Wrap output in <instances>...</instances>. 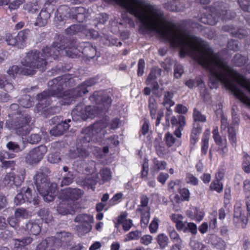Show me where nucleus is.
I'll use <instances>...</instances> for the list:
<instances>
[{
  "label": "nucleus",
  "instance_id": "393cba45",
  "mask_svg": "<svg viewBox=\"0 0 250 250\" xmlns=\"http://www.w3.org/2000/svg\"><path fill=\"white\" fill-rule=\"evenodd\" d=\"M185 84L190 88H193L198 86L200 88H203L204 92L206 91L204 84L200 78H196L195 80L189 79L185 82Z\"/></svg>",
  "mask_w": 250,
  "mask_h": 250
},
{
  "label": "nucleus",
  "instance_id": "ddd939ff",
  "mask_svg": "<svg viewBox=\"0 0 250 250\" xmlns=\"http://www.w3.org/2000/svg\"><path fill=\"white\" fill-rule=\"evenodd\" d=\"M90 168H87L86 171L92 175L93 183L95 184L98 180H102L103 182L108 181L111 179L112 175L110 170L107 168H103L100 171V174L101 179L99 178L96 173V164L94 162L90 163Z\"/></svg>",
  "mask_w": 250,
  "mask_h": 250
},
{
  "label": "nucleus",
  "instance_id": "412c9836",
  "mask_svg": "<svg viewBox=\"0 0 250 250\" xmlns=\"http://www.w3.org/2000/svg\"><path fill=\"white\" fill-rule=\"evenodd\" d=\"M180 0H171L164 4V7L167 9L172 11H181L184 7L181 5Z\"/></svg>",
  "mask_w": 250,
  "mask_h": 250
},
{
  "label": "nucleus",
  "instance_id": "7c9ffc66",
  "mask_svg": "<svg viewBox=\"0 0 250 250\" xmlns=\"http://www.w3.org/2000/svg\"><path fill=\"white\" fill-rule=\"evenodd\" d=\"M173 96V93L172 92L168 91L164 95L163 104L166 108L170 107L173 106L174 102L172 100Z\"/></svg>",
  "mask_w": 250,
  "mask_h": 250
},
{
  "label": "nucleus",
  "instance_id": "13d9d810",
  "mask_svg": "<svg viewBox=\"0 0 250 250\" xmlns=\"http://www.w3.org/2000/svg\"><path fill=\"white\" fill-rule=\"evenodd\" d=\"M204 245L196 240H191L190 246L193 250H201Z\"/></svg>",
  "mask_w": 250,
  "mask_h": 250
},
{
  "label": "nucleus",
  "instance_id": "a19ab883",
  "mask_svg": "<svg viewBox=\"0 0 250 250\" xmlns=\"http://www.w3.org/2000/svg\"><path fill=\"white\" fill-rule=\"evenodd\" d=\"M168 233L169 237L173 243H182L179 235L174 229L169 230Z\"/></svg>",
  "mask_w": 250,
  "mask_h": 250
},
{
  "label": "nucleus",
  "instance_id": "f8f14e48",
  "mask_svg": "<svg viewBox=\"0 0 250 250\" xmlns=\"http://www.w3.org/2000/svg\"><path fill=\"white\" fill-rule=\"evenodd\" d=\"M30 203L32 202L34 205L39 204V200L38 196H35L32 198L31 190L29 188H23L21 192L15 197L14 202L16 205H20L25 202V200Z\"/></svg>",
  "mask_w": 250,
  "mask_h": 250
},
{
  "label": "nucleus",
  "instance_id": "c9c22d12",
  "mask_svg": "<svg viewBox=\"0 0 250 250\" xmlns=\"http://www.w3.org/2000/svg\"><path fill=\"white\" fill-rule=\"evenodd\" d=\"M193 118L195 122H205L207 120L206 116L196 108L193 110Z\"/></svg>",
  "mask_w": 250,
  "mask_h": 250
},
{
  "label": "nucleus",
  "instance_id": "a878e982",
  "mask_svg": "<svg viewBox=\"0 0 250 250\" xmlns=\"http://www.w3.org/2000/svg\"><path fill=\"white\" fill-rule=\"evenodd\" d=\"M167 165L165 161H159L156 159L153 160V165L151 167L152 172H158L165 169Z\"/></svg>",
  "mask_w": 250,
  "mask_h": 250
},
{
  "label": "nucleus",
  "instance_id": "f3484780",
  "mask_svg": "<svg viewBox=\"0 0 250 250\" xmlns=\"http://www.w3.org/2000/svg\"><path fill=\"white\" fill-rule=\"evenodd\" d=\"M188 217L197 222L201 221L204 217L205 212L203 209L195 207H191L186 211Z\"/></svg>",
  "mask_w": 250,
  "mask_h": 250
},
{
  "label": "nucleus",
  "instance_id": "c85d7f7f",
  "mask_svg": "<svg viewBox=\"0 0 250 250\" xmlns=\"http://www.w3.org/2000/svg\"><path fill=\"white\" fill-rule=\"evenodd\" d=\"M142 232L139 230L131 231L126 234L124 238L125 242H128L131 240H137L140 238Z\"/></svg>",
  "mask_w": 250,
  "mask_h": 250
},
{
  "label": "nucleus",
  "instance_id": "f257e3e1",
  "mask_svg": "<svg viewBox=\"0 0 250 250\" xmlns=\"http://www.w3.org/2000/svg\"><path fill=\"white\" fill-rule=\"evenodd\" d=\"M62 43L55 42L49 48L46 47L42 49V52L31 51L29 52L21 63L22 67L20 68L14 65L9 67L7 74L9 77L15 79L18 74L23 75H33L37 69L44 70L47 64V60L49 58L56 59L63 54V52L69 57L75 58L80 56L81 51L76 47V42H72L64 47Z\"/></svg>",
  "mask_w": 250,
  "mask_h": 250
},
{
  "label": "nucleus",
  "instance_id": "8fccbe9b",
  "mask_svg": "<svg viewBox=\"0 0 250 250\" xmlns=\"http://www.w3.org/2000/svg\"><path fill=\"white\" fill-rule=\"evenodd\" d=\"M6 146L8 149L15 152H18L22 150V148H21L19 145L15 142H10L8 143L6 145Z\"/></svg>",
  "mask_w": 250,
  "mask_h": 250
},
{
  "label": "nucleus",
  "instance_id": "f03ea898",
  "mask_svg": "<svg viewBox=\"0 0 250 250\" xmlns=\"http://www.w3.org/2000/svg\"><path fill=\"white\" fill-rule=\"evenodd\" d=\"M119 123L120 121L118 119H114L112 120L109 127H108L107 122L104 120L97 122L92 126L84 129L81 137L83 139L78 143L76 150L71 151L69 155L70 158L74 159L77 158L83 159L86 158L90 152L98 156L101 149L96 146L90 147L89 142L92 139L101 141V140L107 133L108 128L115 129L118 127Z\"/></svg>",
  "mask_w": 250,
  "mask_h": 250
},
{
  "label": "nucleus",
  "instance_id": "4468645a",
  "mask_svg": "<svg viewBox=\"0 0 250 250\" xmlns=\"http://www.w3.org/2000/svg\"><path fill=\"white\" fill-rule=\"evenodd\" d=\"M212 137L218 146L217 151L222 156H225L228 152L227 142L226 139H223L219 134L218 128L214 127L212 131Z\"/></svg>",
  "mask_w": 250,
  "mask_h": 250
},
{
  "label": "nucleus",
  "instance_id": "72a5a7b5",
  "mask_svg": "<svg viewBox=\"0 0 250 250\" xmlns=\"http://www.w3.org/2000/svg\"><path fill=\"white\" fill-rule=\"evenodd\" d=\"M15 216L18 219L26 218L30 216L29 213L23 208H20L15 210Z\"/></svg>",
  "mask_w": 250,
  "mask_h": 250
},
{
  "label": "nucleus",
  "instance_id": "473e14b6",
  "mask_svg": "<svg viewBox=\"0 0 250 250\" xmlns=\"http://www.w3.org/2000/svg\"><path fill=\"white\" fill-rule=\"evenodd\" d=\"M209 188L210 190H214L218 193H220L223 191V185L220 181L214 180L211 183Z\"/></svg>",
  "mask_w": 250,
  "mask_h": 250
},
{
  "label": "nucleus",
  "instance_id": "774afa93",
  "mask_svg": "<svg viewBox=\"0 0 250 250\" xmlns=\"http://www.w3.org/2000/svg\"><path fill=\"white\" fill-rule=\"evenodd\" d=\"M9 225L13 228H16L19 224V219L15 216L14 217H10L8 220Z\"/></svg>",
  "mask_w": 250,
  "mask_h": 250
},
{
  "label": "nucleus",
  "instance_id": "bf43d9fd",
  "mask_svg": "<svg viewBox=\"0 0 250 250\" xmlns=\"http://www.w3.org/2000/svg\"><path fill=\"white\" fill-rule=\"evenodd\" d=\"M187 181L188 183H190L193 185H196L198 184V180L193 175L190 173H188L187 174Z\"/></svg>",
  "mask_w": 250,
  "mask_h": 250
},
{
  "label": "nucleus",
  "instance_id": "b1692460",
  "mask_svg": "<svg viewBox=\"0 0 250 250\" xmlns=\"http://www.w3.org/2000/svg\"><path fill=\"white\" fill-rule=\"evenodd\" d=\"M49 17L50 14L48 12L45 10H42L37 18L36 25L39 26H43L45 25Z\"/></svg>",
  "mask_w": 250,
  "mask_h": 250
},
{
  "label": "nucleus",
  "instance_id": "864d4df0",
  "mask_svg": "<svg viewBox=\"0 0 250 250\" xmlns=\"http://www.w3.org/2000/svg\"><path fill=\"white\" fill-rule=\"evenodd\" d=\"M184 72L183 67L181 64H177L174 68V76L178 79L180 78Z\"/></svg>",
  "mask_w": 250,
  "mask_h": 250
},
{
  "label": "nucleus",
  "instance_id": "09e8293b",
  "mask_svg": "<svg viewBox=\"0 0 250 250\" xmlns=\"http://www.w3.org/2000/svg\"><path fill=\"white\" fill-rule=\"evenodd\" d=\"M153 237L149 234H145L140 237V243L145 246H148L152 243Z\"/></svg>",
  "mask_w": 250,
  "mask_h": 250
},
{
  "label": "nucleus",
  "instance_id": "20e7f679",
  "mask_svg": "<svg viewBox=\"0 0 250 250\" xmlns=\"http://www.w3.org/2000/svg\"><path fill=\"white\" fill-rule=\"evenodd\" d=\"M34 180L37 189L42 196L44 200L46 202L52 201L56 195L57 184H50L45 175L40 172L35 175Z\"/></svg>",
  "mask_w": 250,
  "mask_h": 250
},
{
  "label": "nucleus",
  "instance_id": "37998d69",
  "mask_svg": "<svg viewBox=\"0 0 250 250\" xmlns=\"http://www.w3.org/2000/svg\"><path fill=\"white\" fill-rule=\"evenodd\" d=\"M242 168L245 172L250 173V156L248 155L244 157Z\"/></svg>",
  "mask_w": 250,
  "mask_h": 250
},
{
  "label": "nucleus",
  "instance_id": "4be33fe9",
  "mask_svg": "<svg viewBox=\"0 0 250 250\" xmlns=\"http://www.w3.org/2000/svg\"><path fill=\"white\" fill-rule=\"evenodd\" d=\"M179 193L180 195V197L178 195L175 196V199L177 203L189 200L190 192L188 188H180L179 190Z\"/></svg>",
  "mask_w": 250,
  "mask_h": 250
},
{
  "label": "nucleus",
  "instance_id": "3c124183",
  "mask_svg": "<svg viewBox=\"0 0 250 250\" xmlns=\"http://www.w3.org/2000/svg\"><path fill=\"white\" fill-rule=\"evenodd\" d=\"M73 180V175L69 172L67 175L64 177L61 183V186H67L71 184Z\"/></svg>",
  "mask_w": 250,
  "mask_h": 250
},
{
  "label": "nucleus",
  "instance_id": "603ef678",
  "mask_svg": "<svg viewBox=\"0 0 250 250\" xmlns=\"http://www.w3.org/2000/svg\"><path fill=\"white\" fill-rule=\"evenodd\" d=\"M48 161L52 164H57L59 163L61 158L57 153H50L48 156Z\"/></svg>",
  "mask_w": 250,
  "mask_h": 250
},
{
  "label": "nucleus",
  "instance_id": "e433bc0d",
  "mask_svg": "<svg viewBox=\"0 0 250 250\" xmlns=\"http://www.w3.org/2000/svg\"><path fill=\"white\" fill-rule=\"evenodd\" d=\"M149 107L151 117L155 118L156 113V103L155 99L153 97L149 98Z\"/></svg>",
  "mask_w": 250,
  "mask_h": 250
},
{
  "label": "nucleus",
  "instance_id": "5fc2aeb1",
  "mask_svg": "<svg viewBox=\"0 0 250 250\" xmlns=\"http://www.w3.org/2000/svg\"><path fill=\"white\" fill-rule=\"evenodd\" d=\"M107 144L109 146H117L119 142L118 141V136L116 135H113L108 138L107 140Z\"/></svg>",
  "mask_w": 250,
  "mask_h": 250
},
{
  "label": "nucleus",
  "instance_id": "cd10ccee",
  "mask_svg": "<svg viewBox=\"0 0 250 250\" xmlns=\"http://www.w3.org/2000/svg\"><path fill=\"white\" fill-rule=\"evenodd\" d=\"M75 221L80 222L82 224H91L94 221V219L92 216L87 214H80L75 219Z\"/></svg>",
  "mask_w": 250,
  "mask_h": 250
},
{
  "label": "nucleus",
  "instance_id": "0e129e2a",
  "mask_svg": "<svg viewBox=\"0 0 250 250\" xmlns=\"http://www.w3.org/2000/svg\"><path fill=\"white\" fill-rule=\"evenodd\" d=\"M123 194L121 193L115 194L112 199L110 200V204L111 206L114 205L118 203L119 200L122 198Z\"/></svg>",
  "mask_w": 250,
  "mask_h": 250
},
{
  "label": "nucleus",
  "instance_id": "39448f33",
  "mask_svg": "<svg viewBox=\"0 0 250 250\" xmlns=\"http://www.w3.org/2000/svg\"><path fill=\"white\" fill-rule=\"evenodd\" d=\"M169 218L175 224V228L178 231H183L185 233L189 231L193 234L197 233V228L195 224L184 221V216L182 214L172 213L169 215Z\"/></svg>",
  "mask_w": 250,
  "mask_h": 250
},
{
  "label": "nucleus",
  "instance_id": "bb28decb",
  "mask_svg": "<svg viewBox=\"0 0 250 250\" xmlns=\"http://www.w3.org/2000/svg\"><path fill=\"white\" fill-rule=\"evenodd\" d=\"M141 211V224L142 227L146 228L149 221L150 219V209L146 208L145 210L140 209Z\"/></svg>",
  "mask_w": 250,
  "mask_h": 250
},
{
  "label": "nucleus",
  "instance_id": "1a4fd4ad",
  "mask_svg": "<svg viewBox=\"0 0 250 250\" xmlns=\"http://www.w3.org/2000/svg\"><path fill=\"white\" fill-rule=\"evenodd\" d=\"M30 118L28 116H24L20 121V122L17 123L13 121H8L6 123V127L10 130H14L19 135L23 137L26 135L31 129L29 124Z\"/></svg>",
  "mask_w": 250,
  "mask_h": 250
},
{
  "label": "nucleus",
  "instance_id": "2eb2a0df",
  "mask_svg": "<svg viewBox=\"0 0 250 250\" xmlns=\"http://www.w3.org/2000/svg\"><path fill=\"white\" fill-rule=\"evenodd\" d=\"M82 194V191L79 189L67 188L62 190L60 194L59 198L62 201L69 199L73 200L78 199Z\"/></svg>",
  "mask_w": 250,
  "mask_h": 250
},
{
  "label": "nucleus",
  "instance_id": "680f3d73",
  "mask_svg": "<svg viewBox=\"0 0 250 250\" xmlns=\"http://www.w3.org/2000/svg\"><path fill=\"white\" fill-rule=\"evenodd\" d=\"M24 0H15L9 5V8L11 10H15L18 8L23 3Z\"/></svg>",
  "mask_w": 250,
  "mask_h": 250
},
{
  "label": "nucleus",
  "instance_id": "49530a36",
  "mask_svg": "<svg viewBox=\"0 0 250 250\" xmlns=\"http://www.w3.org/2000/svg\"><path fill=\"white\" fill-rule=\"evenodd\" d=\"M166 143L168 147L172 146L175 143L173 136L169 132H167L165 136Z\"/></svg>",
  "mask_w": 250,
  "mask_h": 250
},
{
  "label": "nucleus",
  "instance_id": "69168bd1",
  "mask_svg": "<svg viewBox=\"0 0 250 250\" xmlns=\"http://www.w3.org/2000/svg\"><path fill=\"white\" fill-rule=\"evenodd\" d=\"M169 175L167 173L161 172L157 177V180L162 184L165 183L167 180L168 178Z\"/></svg>",
  "mask_w": 250,
  "mask_h": 250
},
{
  "label": "nucleus",
  "instance_id": "c756f323",
  "mask_svg": "<svg viewBox=\"0 0 250 250\" xmlns=\"http://www.w3.org/2000/svg\"><path fill=\"white\" fill-rule=\"evenodd\" d=\"M30 31L28 30H23L19 32L17 35L18 46L21 47L22 43L28 38Z\"/></svg>",
  "mask_w": 250,
  "mask_h": 250
},
{
  "label": "nucleus",
  "instance_id": "423d86ee",
  "mask_svg": "<svg viewBox=\"0 0 250 250\" xmlns=\"http://www.w3.org/2000/svg\"><path fill=\"white\" fill-rule=\"evenodd\" d=\"M50 95L57 97L61 96V93H50L47 91H44L38 94L37 97L39 104L36 105L35 109L36 112H41L45 115L46 114H54L56 112V111H52L51 107H47L50 104L49 96Z\"/></svg>",
  "mask_w": 250,
  "mask_h": 250
},
{
  "label": "nucleus",
  "instance_id": "a211bd4d",
  "mask_svg": "<svg viewBox=\"0 0 250 250\" xmlns=\"http://www.w3.org/2000/svg\"><path fill=\"white\" fill-rule=\"evenodd\" d=\"M208 243L213 250H225L226 248L225 242L222 238L214 235L210 236Z\"/></svg>",
  "mask_w": 250,
  "mask_h": 250
},
{
  "label": "nucleus",
  "instance_id": "f704fd0d",
  "mask_svg": "<svg viewBox=\"0 0 250 250\" xmlns=\"http://www.w3.org/2000/svg\"><path fill=\"white\" fill-rule=\"evenodd\" d=\"M159 222L160 220L159 218L157 217L153 218L149 226V231L151 233H155L157 232Z\"/></svg>",
  "mask_w": 250,
  "mask_h": 250
},
{
  "label": "nucleus",
  "instance_id": "9b49d317",
  "mask_svg": "<svg viewBox=\"0 0 250 250\" xmlns=\"http://www.w3.org/2000/svg\"><path fill=\"white\" fill-rule=\"evenodd\" d=\"M47 151V147L43 145L32 149L27 154L25 157L26 162L31 165L38 163L42 160Z\"/></svg>",
  "mask_w": 250,
  "mask_h": 250
},
{
  "label": "nucleus",
  "instance_id": "de8ad7c7",
  "mask_svg": "<svg viewBox=\"0 0 250 250\" xmlns=\"http://www.w3.org/2000/svg\"><path fill=\"white\" fill-rule=\"evenodd\" d=\"M32 239L30 237H27L21 240H17L15 242V246L17 248L24 247L25 245L30 244Z\"/></svg>",
  "mask_w": 250,
  "mask_h": 250
},
{
  "label": "nucleus",
  "instance_id": "0eeeda50",
  "mask_svg": "<svg viewBox=\"0 0 250 250\" xmlns=\"http://www.w3.org/2000/svg\"><path fill=\"white\" fill-rule=\"evenodd\" d=\"M209 11L210 13L201 17L200 21L202 22L213 25L217 23L219 17L223 20H228V12L222 9L221 6L210 8Z\"/></svg>",
  "mask_w": 250,
  "mask_h": 250
},
{
  "label": "nucleus",
  "instance_id": "052dcab7",
  "mask_svg": "<svg viewBox=\"0 0 250 250\" xmlns=\"http://www.w3.org/2000/svg\"><path fill=\"white\" fill-rule=\"evenodd\" d=\"M149 199L148 197L146 195H143L141 196V205L140 206L142 208H140V209H141L142 210H145L146 209V208H148L147 207V205L148 203Z\"/></svg>",
  "mask_w": 250,
  "mask_h": 250
},
{
  "label": "nucleus",
  "instance_id": "dca6fc26",
  "mask_svg": "<svg viewBox=\"0 0 250 250\" xmlns=\"http://www.w3.org/2000/svg\"><path fill=\"white\" fill-rule=\"evenodd\" d=\"M15 154L10 153L6 151L0 152V161L1 162V166L4 168H10L13 170L15 166L14 161H5V159H11L15 157Z\"/></svg>",
  "mask_w": 250,
  "mask_h": 250
},
{
  "label": "nucleus",
  "instance_id": "aec40b11",
  "mask_svg": "<svg viewBox=\"0 0 250 250\" xmlns=\"http://www.w3.org/2000/svg\"><path fill=\"white\" fill-rule=\"evenodd\" d=\"M69 125L65 121L58 124L55 127L52 128L50 133L53 136L62 135L65 131L69 128Z\"/></svg>",
  "mask_w": 250,
  "mask_h": 250
},
{
  "label": "nucleus",
  "instance_id": "7ed1b4c3",
  "mask_svg": "<svg viewBox=\"0 0 250 250\" xmlns=\"http://www.w3.org/2000/svg\"><path fill=\"white\" fill-rule=\"evenodd\" d=\"M90 100L99 105L98 106H86L84 109L81 110L80 106H77L72 112L73 120H79L77 116L83 120L88 118H93L98 116L101 112H104L107 110L109 105L111 104V98L107 96L103 95V91L96 92L90 97Z\"/></svg>",
  "mask_w": 250,
  "mask_h": 250
},
{
  "label": "nucleus",
  "instance_id": "4c0bfd02",
  "mask_svg": "<svg viewBox=\"0 0 250 250\" xmlns=\"http://www.w3.org/2000/svg\"><path fill=\"white\" fill-rule=\"evenodd\" d=\"M148 172V161L145 159L141 171V178L145 181L148 180L147 176Z\"/></svg>",
  "mask_w": 250,
  "mask_h": 250
},
{
  "label": "nucleus",
  "instance_id": "c03bdc74",
  "mask_svg": "<svg viewBox=\"0 0 250 250\" xmlns=\"http://www.w3.org/2000/svg\"><path fill=\"white\" fill-rule=\"evenodd\" d=\"M92 226L89 224H82L78 228V231L82 235L87 233L91 231Z\"/></svg>",
  "mask_w": 250,
  "mask_h": 250
},
{
  "label": "nucleus",
  "instance_id": "6e6552de",
  "mask_svg": "<svg viewBox=\"0 0 250 250\" xmlns=\"http://www.w3.org/2000/svg\"><path fill=\"white\" fill-rule=\"evenodd\" d=\"M97 81L95 78H91L85 82L81 85L79 86L76 89L72 91L70 90L69 93L65 94V97L62 101V104H72L74 97L81 96L83 94L88 92L87 88L97 83Z\"/></svg>",
  "mask_w": 250,
  "mask_h": 250
},
{
  "label": "nucleus",
  "instance_id": "2f4dec72",
  "mask_svg": "<svg viewBox=\"0 0 250 250\" xmlns=\"http://www.w3.org/2000/svg\"><path fill=\"white\" fill-rule=\"evenodd\" d=\"M27 229L34 235H37L41 231L39 225L35 223L29 222L26 224Z\"/></svg>",
  "mask_w": 250,
  "mask_h": 250
},
{
  "label": "nucleus",
  "instance_id": "5701e85b",
  "mask_svg": "<svg viewBox=\"0 0 250 250\" xmlns=\"http://www.w3.org/2000/svg\"><path fill=\"white\" fill-rule=\"evenodd\" d=\"M156 239L160 250H164L168 245L169 239L165 233L158 234Z\"/></svg>",
  "mask_w": 250,
  "mask_h": 250
},
{
  "label": "nucleus",
  "instance_id": "9d476101",
  "mask_svg": "<svg viewBox=\"0 0 250 250\" xmlns=\"http://www.w3.org/2000/svg\"><path fill=\"white\" fill-rule=\"evenodd\" d=\"M25 177V171L20 169L15 172L7 173L4 176L2 183L4 186L12 187L13 186L19 187L21 185Z\"/></svg>",
  "mask_w": 250,
  "mask_h": 250
},
{
  "label": "nucleus",
  "instance_id": "6ab92c4d",
  "mask_svg": "<svg viewBox=\"0 0 250 250\" xmlns=\"http://www.w3.org/2000/svg\"><path fill=\"white\" fill-rule=\"evenodd\" d=\"M160 73V70L155 68L151 70L146 81L147 85L150 86L154 89H157L159 87L158 83L156 81V79Z\"/></svg>",
  "mask_w": 250,
  "mask_h": 250
},
{
  "label": "nucleus",
  "instance_id": "ea45409f",
  "mask_svg": "<svg viewBox=\"0 0 250 250\" xmlns=\"http://www.w3.org/2000/svg\"><path fill=\"white\" fill-rule=\"evenodd\" d=\"M228 131L229 133V141L233 146L235 145L237 140L236 137L235 131L234 127L232 126L228 127Z\"/></svg>",
  "mask_w": 250,
  "mask_h": 250
},
{
  "label": "nucleus",
  "instance_id": "338daca9",
  "mask_svg": "<svg viewBox=\"0 0 250 250\" xmlns=\"http://www.w3.org/2000/svg\"><path fill=\"white\" fill-rule=\"evenodd\" d=\"M175 112L180 114H186L188 111V108L186 106L179 104L176 105L175 109Z\"/></svg>",
  "mask_w": 250,
  "mask_h": 250
},
{
  "label": "nucleus",
  "instance_id": "4d7b16f0",
  "mask_svg": "<svg viewBox=\"0 0 250 250\" xmlns=\"http://www.w3.org/2000/svg\"><path fill=\"white\" fill-rule=\"evenodd\" d=\"M41 139V136L38 134H32L27 139V141L30 144H37L39 143Z\"/></svg>",
  "mask_w": 250,
  "mask_h": 250
},
{
  "label": "nucleus",
  "instance_id": "a18cd8bd",
  "mask_svg": "<svg viewBox=\"0 0 250 250\" xmlns=\"http://www.w3.org/2000/svg\"><path fill=\"white\" fill-rule=\"evenodd\" d=\"M247 58L240 54L236 55L233 59L234 62L238 66L244 64L247 62Z\"/></svg>",
  "mask_w": 250,
  "mask_h": 250
},
{
  "label": "nucleus",
  "instance_id": "79ce46f5",
  "mask_svg": "<svg viewBox=\"0 0 250 250\" xmlns=\"http://www.w3.org/2000/svg\"><path fill=\"white\" fill-rule=\"evenodd\" d=\"M6 42L8 45H18V39L17 36H15L11 34H7L6 35Z\"/></svg>",
  "mask_w": 250,
  "mask_h": 250
},
{
  "label": "nucleus",
  "instance_id": "58836bf2",
  "mask_svg": "<svg viewBox=\"0 0 250 250\" xmlns=\"http://www.w3.org/2000/svg\"><path fill=\"white\" fill-rule=\"evenodd\" d=\"M19 104L21 106L28 108L33 105L32 101L28 95H25L23 98L19 101Z\"/></svg>",
  "mask_w": 250,
  "mask_h": 250
},
{
  "label": "nucleus",
  "instance_id": "e2e57ef3",
  "mask_svg": "<svg viewBox=\"0 0 250 250\" xmlns=\"http://www.w3.org/2000/svg\"><path fill=\"white\" fill-rule=\"evenodd\" d=\"M145 62L144 60L140 59L139 61L138 64V75L142 76L144 73V70L145 68Z\"/></svg>",
  "mask_w": 250,
  "mask_h": 250
},
{
  "label": "nucleus",
  "instance_id": "6e6d98bb",
  "mask_svg": "<svg viewBox=\"0 0 250 250\" xmlns=\"http://www.w3.org/2000/svg\"><path fill=\"white\" fill-rule=\"evenodd\" d=\"M0 88H4L7 91H10L13 90V86L7 81L3 82V80L0 79Z\"/></svg>",
  "mask_w": 250,
  "mask_h": 250
}]
</instances>
